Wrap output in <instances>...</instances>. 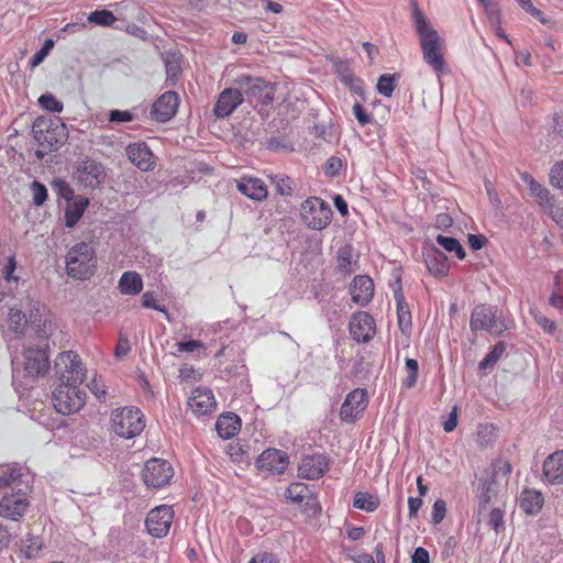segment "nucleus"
I'll return each mask as SVG.
<instances>
[{
	"label": "nucleus",
	"mask_w": 563,
	"mask_h": 563,
	"mask_svg": "<svg viewBox=\"0 0 563 563\" xmlns=\"http://www.w3.org/2000/svg\"><path fill=\"white\" fill-rule=\"evenodd\" d=\"M178 106L179 96L175 91H166L153 103L151 114L158 122H167L176 114Z\"/></svg>",
	"instance_id": "nucleus-20"
},
{
	"label": "nucleus",
	"mask_w": 563,
	"mask_h": 563,
	"mask_svg": "<svg viewBox=\"0 0 563 563\" xmlns=\"http://www.w3.org/2000/svg\"><path fill=\"white\" fill-rule=\"evenodd\" d=\"M272 184L275 186V189L278 195L280 196H291L294 188H292V180L290 177L286 175H275L271 177Z\"/></svg>",
	"instance_id": "nucleus-42"
},
{
	"label": "nucleus",
	"mask_w": 563,
	"mask_h": 563,
	"mask_svg": "<svg viewBox=\"0 0 563 563\" xmlns=\"http://www.w3.org/2000/svg\"><path fill=\"white\" fill-rule=\"evenodd\" d=\"M44 542L41 537L27 533L20 543V555L26 560H35L42 556Z\"/></svg>",
	"instance_id": "nucleus-33"
},
{
	"label": "nucleus",
	"mask_w": 563,
	"mask_h": 563,
	"mask_svg": "<svg viewBox=\"0 0 563 563\" xmlns=\"http://www.w3.org/2000/svg\"><path fill=\"white\" fill-rule=\"evenodd\" d=\"M368 398L365 389L356 388L347 394L340 409V418L346 422H354L367 408Z\"/></svg>",
	"instance_id": "nucleus-15"
},
{
	"label": "nucleus",
	"mask_w": 563,
	"mask_h": 563,
	"mask_svg": "<svg viewBox=\"0 0 563 563\" xmlns=\"http://www.w3.org/2000/svg\"><path fill=\"white\" fill-rule=\"evenodd\" d=\"M8 324L14 333L23 334L27 324L26 314L20 309L11 308L8 316Z\"/></svg>",
	"instance_id": "nucleus-38"
},
{
	"label": "nucleus",
	"mask_w": 563,
	"mask_h": 563,
	"mask_svg": "<svg viewBox=\"0 0 563 563\" xmlns=\"http://www.w3.org/2000/svg\"><path fill=\"white\" fill-rule=\"evenodd\" d=\"M289 464L287 453L278 449H267L256 460L258 470L283 474Z\"/></svg>",
	"instance_id": "nucleus-19"
},
{
	"label": "nucleus",
	"mask_w": 563,
	"mask_h": 563,
	"mask_svg": "<svg viewBox=\"0 0 563 563\" xmlns=\"http://www.w3.org/2000/svg\"><path fill=\"white\" fill-rule=\"evenodd\" d=\"M338 264L341 269L347 271L351 268V250L350 249H343L340 250L339 257H338Z\"/></svg>",
	"instance_id": "nucleus-61"
},
{
	"label": "nucleus",
	"mask_w": 563,
	"mask_h": 563,
	"mask_svg": "<svg viewBox=\"0 0 563 563\" xmlns=\"http://www.w3.org/2000/svg\"><path fill=\"white\" fill-rule=\"evenodd\" d=\"M31 190L33 194V203L35 206H42L47 199L46 187L37 180L31 184Z\"/></svg>",
	"instance_id": "nucleus-50"
},
{
	"label": "nucleus",
	"mask_w": 563,
	"mask_h": 563,
	"mask_svg": "<svg viewBox=\"0 0 563 563\" xmlns=\"http://www.w3.org/2000/svg\"><path fill=\"white\" fill-rule=\"evenodd\" d=\"M398 323L402 332L411 327V313L401 292H396Z\"/></svg>",
	"instance_id": "nucleus-37"
},
{
	"label": "nucleus",
	"mask_w": 563,
	"mask_h": 563,
	"mask_svg": "<svg viewBox=\"0 0 563 563\" xmlns=\"http://www.w3.org/2000/svg\"><path fill=\"white\" fill-rule=\"evenodd\" d=\"M65 125L59 120L37 118L32 126L35 141L44 152L57 150L65 141Z\"/></svg>",
	"instance_id": "nucleus-5"
},
{
	"label": "nucleus",
	"mask_w": 563,
	"mask_h": 563,
	"mask_svg": "<svg viewBox=\"0 0 563 563\" xmlns=\"http://www.w3.org/2000/svg\"><path fill=\"white\" fill-rule=\"evenodd\" d=\"M48 343L45 340L35 346H27L23 353L25 375L32 378L44 376L49 368Z\"/></svg>",
	"instance_id": "nucleus-9"
},
{
	"label": "nucleus",
	"mask_w": 563,
	"mask_h": 563,
	"mask_svg": "<svg viewBox=\"0 0 563 563\" xmlns=\"http://www.w3.org/2000/svg\"><path fill=\"white\" fill-rule=\"evenodd\" d=\"M424 263L430 274L435 277H444L450 271V264L445 254L431 249L424 253Z\"/></svg>",
	"instance_id": "nucleus-27"
},
{
	"label": "nucleus",
	"mask_w": 563,
	"mask_h": 563,
	"mask_svg": "<svg viewBox=\"0 0 563 563\" xmlns=\"http://www.w3.org/2000/svg\"><path fill=\"white\" fill-rule=\"evenodd\" d=\"M175 517L172 506L159 505L146 516L145 527L147 532L154 538H164L170 530Z\"/></svg>",
	"instance_id": "nucleus-11"
},
{
	"label": "nucleus",
	"mask_w": 563,
	"mask_h": 563,
	"mask_svg": "<svg viewBox=\"0 0 563 563\" xmlns=\"http://www.w3.org/2000/svg\"><path fill=\"white\" fill-rule=\"evenodd\" d=\"M88 205V198L82 196H78L74 200L68 201L65 209V225L67 228H74L81 219Z\"/></svg>",
	"instance_id": "nucleus-31"
},
{
	"label": "nucleus",
	"mask_w": 563,
	"mask_h": 563,
	"mask_svg": "<svg viewBox=\"0 0 563 563\" xmlns=\"http://www.w3.org/2000/svg\"><path fill=\"white\" fill-rule=\"evenodd\" d=\"M544 481L550 485L563 484V451L549 455L542 466Z\"/></svg>",
	"instance_id": "nucleus-25"
},
{
	"label": "nucleus",
	"mask_w": 563,
	"mask_h": 563,
	"mask_svg": "<svg viewBox=\"0 0 563 563\" xmlns=\"http://www.w3.org/2000/svg\"><path fill=\"white\" fill-rule=\"evenodd\" d=\"M74 178L84 187L93 189L106 178V170L101 163L86 158L77 165Z\"/></svg>",
	"instance_id": "nucleus-14"
},
{
	"label": "nucleus",
	"mask_w": 563,
	"mask_h": 563,
	"mask_svg": "<svg viewBox=\"0 0 563 563\" xmlns=\"http://www.w3.org/2000/svg\"><path fill=\"white\" fill-rule=\"evenodd\" d=\"M176 349L180 353H195L206 349V345L200 340L180 341L176 343Z\"/></svg>",
	"instance_id": "nucleus-49"
},
{
	"label": "nucleus",
	"mask_w": 563,
	"mask_h": 563,
	"mask_svg": "<svg viewBox=\"0 0 563 563\" xmlns=\"http://www.w3.org/2000/svg\"><path fill=\"white\" fill-rule=\"evenodd\" d=\"M520 179L528 186L539 206L548 213L554 207V197L550 190L527 172L520 173Z\"/></svg>",
	"instance_id": "nucleus-22"
},
{
	"label": "nucleus",
	"mask_w": 563,
	"mask_h": 563,
	"mask_svg": "<svg viewBox=\"0 0 563 563\" xmlns=\"http://www.w3.org/2000/svg\"><path fill=\"white\" fill-rule=\"evenodd\" d=\"M142 306L144 308L153 309L159 312H163L167 318L169 317L166 308L158 302L153 291H145L142 295Z\"/></svg>",
	"instance_id": "nucleus-47"
},
{
	"label": "nucleus",
	"mask_w": 563,
	"mask_h": 563,
	"mask_svg": "<svg viewBox=\"0 0 563 563\" xmlns=\"http://www.w3.org/2000/svg\"><path fill=\"white\" fill-rule=\"evenodd\" d=\"M55 375L58 384L82 385L87 369L76 352L64 351L55 358Z\"/></svg>",
	"instance_id": "nucleus-3"
},
{
	"label": "nucleus",
	"mask_w": 563,
	"mask_h": 563,
	"mask_svg": "<svg viewBox=\"0 0 563 563\" xmlns=\"http://www.w3.org/2000/svg\"><path fill=\"white\" fill-rule=\"evenodd\" d=\"M111 428L121 438H135L145 428L144 415L134 407L118 408L112 411Z\"/></svg>",
	"instance_id": "nucleus-4"
},
{
	"label": "nucleus",
	"mask_w": 563,
	"mask_h": 563,
	"mask_svg": "<svg viewBox=\"0 0 563 563\" xmlns=\"http://www.w3.org/2000/svg\"><path fill=\"white\" fill-rule=\"evenodd\" d=\"M29 486L19 487L14 492H4L0 499V516L10 520L22 518L29 506Z\"/></svg>",
	"instance_id": "nucleus-8"
},
{
	"label": "nucleus",
	"mask_w": 563,
	"mask_h": 563,
	"mask_svg": "<svg viewBox=\"0 0 563 563\" xmlns=\"http://www.w3.org/2000/svg\"><path fill=\"white\" fill-rule=\"evenodd\" d=\"M366 530L364 527H355L349 525L346 528V536L352 541H358L364 538Z\"/></svg>",
	"instance_id": "nucleus-62"
},
{
	"label": "nucleus",
	"mask_w": 563,
	"mask_h": 563,
	"mask_svg": "<svg viewBox=\"0 0 563 563\" xmlns=\"http://www.w3.org/2000/svg\"><path fill=\"white\" fill-rule=\"evenodd\" d=\"M544 498L540 490L523 489L520 495V508L528 515H537L543 507Z\"/></svg>",
	"instance_id": "nucleus-32"
},
{
	"label": "nucleus",
	"mask_w": 563,
	"mask_h": 563,
	"mask_svg": "<svg viewBox=\"0 0 563 563\" xmlns=\"http://www.w3.org/2000/svg\"><path fill=\"white\" fill-rule=\"evenodd\" d=\"M126 155L131 163L143 172L152 170L155 167L154 155L145 143H132L128 145Z\"/></svg>",
	"instance_id": "nucleus-23"
},
{
	"label": "nucleus",
	"mask_w": 563,
	"mask_h": 563,
	"mask_svg": "<svg viewBox=\"0 0 563 563\" xmlns=\"http://www.w3.org/2000/svg\"><path fill=\"white\" fill-rule=\"evenodd\" d=\"M238 190L255 201H264L268 197L266 184L258 177L243 176L236 183Z\"/></svg>",
	"instance_id": "nucleus-24"
},
{
	"label": "nucleus",
	"mask_w": 563,
	"mask_h": 563,
	"mask_svg": "<svg viewBox=\"0 0 563 563\" xmlns=\"http://www.w3.org/2000/svg\"><path fill=\"white\" fill-rule=\"evenodd\" d=\"M472 331H485L489 333H500L505 330L501 322L498 321L496 310L487 305H477L470 319Z\"/></svg>",
	"instance_id": "nucleus-13"
},
{
	"label": "nucleus",
	"mask_w": 563,
	"mask_h": 563,
	"mask_svg": "<svg viewBox=\"0 0 563 563\" xmlns=\"http://www.w3.org/2000/svg\"><path fill=\"white\" fill-rule=\"evenodd\" d=\"M411 563H430L428 550L422 547L417 548L411 556Z\"/></svg>",
	"instance_id": "nucleus-63"
},
{
	"label": "nucleus",
	"mask_w": 563,
	"mask_h": 563,
	"mask_svg": "<svg viewBox=\"0 0 563 563\" xmlns=\"http://www.w3.org/2000/svg\"><path fill=\"white\" fill-rule=\"evenodd\" d=\"M88 21L102 26H111L117 21V18L111 11L102 9L91 12L88 15Z\"/></svg>",
	"instance_id": "nucleus-41"
},
{
	"label": "nucleus",
	"mask_w": 563,
	"mask_h": 563,
	"mask_svg": "<svg viewBox=\"0 0 563 563\" xmlns=\"http://www.w3.org/2000/svg\"><path fill=\"white\" fill-rule=\"evenodd\" d=\"M38 104L44 110L55 113L62 112L64 108L63 103L52 93L42 95L38 98Z\"/></svg>",
	"instance_id": "nucleus-43"
},
{
	"label": "nucleus",
	"mask_w": 563,
	"mask_h": 563,
	"mask_svg": "<svg viewBox=\"0 0 563 563\" xmlns=\"http://www.w3.org/2000/svg\"><path fill=\"white\" fill-rule=\"evenodd\" d=\"M396 88L395 75L384 74L379 77L377 82V90L384 97H391Z\"/></svg>",
	"instance_id": "nucleus-44"
},
{
	"label": "nucleus",
	"mask_w": 563,
	"mask_h": 563,
	"mask_svg": "<svg viewBox=\"0 0 563 563\" xmlns=\"http://www.w3.org/2000/svg\"><path fill=\"white\" fill-rule=\"evenodd\" d=\"M336 75L340 81L350 90L357 95H363V80L356 77L346 63H340L336 66Z\"/></svg>",
	"instance_id": "nucleus-35"
},
{
	"label": "nucleus",
	"mask_w": 563,
	"mask_h": 563,
	"mask_svg": "<svg viewBox=\"0 0 563 563\" xmlns=\"http://www.w3.org/2000/svg\"><path fill=\"white\" fill-rule=\"evenodd\" d=\"M133 120V115L128 110H112L109 114L110 122L124 123Z\"/></svg>",
	"instance_id": "nucleus-58"
},
{
	"label": "nucleus",
	"mask_w": 563,
	"mask_h": 563,
	"mask_svg": "<svg viewBox=\"0 0 563 563\" xmlns=\"http://www.w3.org/2000/svg\"><path fill=\"white\" fill-rule=\"evenodd\" d=\"M216 429L220 438L231 439L241 429L240 417L233 412L221 415L217 420Z\"/></svg>",
	"instance_id": "nucleus-29"
},
{
	"label": "nucleus",
	"mask_w": 563,
	"mask_h": 563,
	"mask_svg": "<svg viewBox=\"0 0 563 563\" xmlns=\"http://www.w3.org/2000/svg\"><path fill=\"white\" fill-rule=\"evenodd\" d=\"M437 243L441 245L445 251L450 253L454 252L460 260H463L466 255L461 243L454 238L438 235Z\"/></svg>",
	"instance_id": "nucleus-39"
},
{
	"label": "nucleus",
	"mask_w": 563,
	"mask_h": 563,
	"mask_svg": "<svg viewBox=\"0 0 563 563\" xmlns=\"http://www.w3.org/2000/svg\"><path fill=\"white\" fill-rule=\"evenodd\" d=\"M534 320L538 323V325H540L543 329L544 332H547V333L555 332L556 323L553 320L547 318L545 316H543L541 313H536Z\"/></svg>",
	"instance_id": "nucleus-57"
},
{
	"label": "nucleus",
	"mask_w": 563,
	"mask_h": 563,
	"mask_svg": "<svg viewBox=\"0 0 563 563\" xmlns=\"http://www.w3.org/2000/svg\"><path fill=\"white\" fill-rule=\"evenodd\" d=\"M379 498L367 492H358L354 496L353 507L366 512H373L379 507Z\"/></svg>",
	"instance_id": "nucleus-36"
},
{
	"label": "nucleus",
	"mask_w": 563,
	"mask_h": 563,
	"mask_svg": "<svg viewBox=\"0 0 563 563\" xmlns=\"http://www.w3.org/2000/svg\"><path fill=\"white\" fill-rule=\"evenodd\" d=\"M494 495V483L493 482H484L482 486V492L478 495V504L482 509H484L492 500Z\"/></svg>",
	"instance_id": "nucleus-51"
},
{
	"label": "nucleus",
	"mask_w": 563,
	"mask_h": 563,
	"mask_svg": "<svg viewBox=\"0 0 563 563\" xmlns=\"http://www.w3.org/2000/svg\"><path fill=\"white\" fill-rule=\"evenodd\" d=\"M406 368L408 371V375L404 380V385L407 388H411L416 385L417 378H418V369L419 365L418 362L413 358H407L406 360Z\"/></svg>",
	"instance_id": "nucleus-48"
},
{
	"label": "nucleus",
	"mask_w": 563,
	"mask_h": 563,
	"mask_svg": "<svg viewBox=\"0 0 563 563\" xmlns=\"http://www.w3.org/2000/svg\"><path fill=\"white\" fill-rule=\"evenodd\" d=\"M300 216L309 229L320 231L330 224L333 212L323 199L309 197L300 206Z\"/></svg>",
	"instance_id": "nucleus-7"
},
{
	"label": "nucleus",
	"mask_w": 563,
	"mask_h": 563,
	"mask_svg": "<svg viewBox=\"0 0 563 563\" xmlns=\"http://www.w3.org/2000/svg\"><path fill=\"white\" fill-rule=\"evenodd\" d=\"M488 525L498 532L504 526V511L500 508L492 509L488 518Z\"/></svg>",
	"instance_id": "nucleus-56"
},
{
	"label": "nucleus",
	"mask_w": 563,
	"mask_h": 563,
	"mask_svg": "<svg viewBox=\"0 0 563 563\" xmlns=\"http://www.w3.org/2000/svg\"><path fill=\"white\" fill-rule=\"evenodd\" d=\"M411 19L419 37L422 59L440 79L444 74L449 73V66L445 60V41L430 24L429 19L417 2H413L411 7Z\"/></svg>",
	"instance_id": "nucleus-1"
},
{
	"label": "nucleus",
	"mask_w": 563,
	"mask_h": 563,
	"mask_svg": "<svg viewBox=\"0 0 563 563\" xmlns=\"http://www.w3.org/2000/svg\"><path fill=\"white\" fill-rule=\"evenodd\" d=\"M55 45V42L54 40L52 38H47L45 42H44V45L43 47L36 52L32 58L30 59L29 62V65L30 67L33 69L35 67H37L40 64L43 63V60L46 58V56L51 53V51L53 49Z\"/></svg>",
	"instance_id": "nucleus-45"
},
{
	"label": "nucleus",
	"mask_w": 563,
	"mask_h": 563,
	"mask_svg": "<svg viewBox=\"0 0 563 563\" xmlns=\"http://www.w3.org/2000/svg\"><path fill=\"white\" fill-rule=\"evenodd\" d=\"M457 426V407H453L448 419L443 422L445 432H452Z\"/></svg>",
	"instance_id": "nucleus-64"
},
{
	"label": "nucleus",
	"mask_w": 563,
	"mask_h": 563,
	"mask_svg": "<svg viewBox=\"0 0 563 563\" xmlns=\"http://www.w3.org/2000/svg\"><path fill=\"white\" fill-rule=\"evenodd\" d=\"M351 296L355 303L366 306L374 296L373 279L364 275L356 276L351 286Z\"/></svg>",
	"instance_id": "nucleus-26"
},
{
	"label": "nucleus",
	"mask_w": 563,
	"mask_h": 563,
	"mask_svg": "<svg viewBox=\"0 0 563 563\" xmlns=\"http://www.w3.org/2000/svg\"><path fill=\"white\" fill-rule=\"evenodd\" d=\"M86 396L81 385L58 384L52 393V404L58 413L73 415L85 406Z\"/></svg>",
	"instance_id": "nucleus-6"
},
{
	"label": "nucleus",
	"mask_w": 563,
	"mask_h": 563,
	"mask_svg": "<svg viewBox=\"0 0 563 563\" xmlns=\"http://www.w3.org/2000/svg\"><path fill=\"white\" fill-rule=\"evenodd\" d=\"M349 330L353 340L366 343L375 335V320L365 311L355 312L351 317Z\"/></svg>",
	"instance_id": "nucleus-16"
},
{
	"label": "nucleus",
	"mask_w": 563,
	"mask_h": 563,
	"mask_svg": "<svg viewBox=\"0 0 563 563\" xmlns=\"http://www.w3.org/2000/svg\"><path fill=\"white\" fill-rule=\"evenodd\" d=\"M247 563H280L277 554L269 551H260Z\"/></svg>",
	"instance_id": "nucleus-52"
},
{
	"label": "nucleus",
	"mask_w": 563,
	"mask_h": 563,
	"mask_svg": "<svg viewBox=\"0 0 563 563\" xmlns=\"http://www.w3.org/2000/svg\"><path fill=\"white\" fill-rule=\"evenodd\" d=\"M96 266V250L91 242L75 244L66 255L67 274L75 279H88L93 274Z\"/></svg>",
	"instance_id": "nucleus-2"
},
{
	"label": "nucleus",
	"mask_w": 563,
	"mask_h": 563,
	"mask_svg": "<svg viewBox=\"0 0 563 563\" xmlns=\"http://www.w3.org/2000/svg\"><path fill=\"white\" fill-rule=\"evenodd\" d=\"M187 405L197 417L208 416L216 411L217 400L211 389L197 387L191 391Z\"/></svg>",
	"instance_id": "nucleus-18"
},
{
	"label": "nucleus",
	"mask_w": 563,
	"mask_h": 563,
	"mask_svg": "<svg viewBox=\"0 0 563 563\" xmlns=\"http://www.w3.org/2000/svg\"><path fill=\"white\" fill-rule=\"evenodd\" d=\"M330 468V460L324 454H311L302 457L298 466V476L305 479H319Z\"/></svg>",
	"instance_id": "nucleus-17"
},
{
	"label": "nucleus",
	"mask_w": 563,
	"mask_h": 563,
	"mask_svg": "<svg viewBox=\"0 0 563 563\" xmlns=\"http://www.w3.org/2000/svg\"><path fill=\"white\" fill-rule=\"evenodd\" d=\"M242 102L243 95L240 89L225 88L216 101L213 114L219 119H224L232 114Z\"/></svg>",
	"instance_id": "nucleus-21"
},
{
	"label": "nucleus",
	"mask_w": 563,
	"mask_h": 563,
	"mask_svg": "<svg viewBox=\"0 0 563 563\" xmlns=\"http://www.w3.org/2000/svg\"><path fill=\"white\" fill-rule=\"evenodd\" d=\"M353 113L357 120V122L364 126L368 123H371V115L365 111V109L360 104L355 103L353 106Z\"/></svg>",
	"instance_id": "nucleus-60"
},
{
	"label": "nucleus",
	"mask_w": 563,
	"mask_h": 563,
	"mask_svg": "<svg viewBox=\"0 0 563 563\" xmlns=\"http://www.w3.org/2000/svg\"><path fill=\"white\" fill-rule=\"evenodd\" d=\"M174 470L169 462L162 459H151L143 468V481L146 486L159 488L169 483Z\"/></svg>",
	"instance_id": "nucleus-12"
},
{
	"label": "nucleus",
	"mask_w": 563,
	"mask_h": 563,
	"mask_svg": "<svg viewBox=\"0 0 563 563\" xmlns=\"http://www.w3.org/2000/svg\"><path fill=\"white\" fill-rule=\"evenodd\" d=\"M27 308L30 310V321L32 323L41 322L40 311L42 309V305L37 300H33L27 298Z\"/></svg>",
	"instance_id": "nucleus-59"
},
{
	"label": "nucleus",
	"mask_w": 563,
	"mask_h": 563,
	"mask_svg": "<svg viewBox=\"0 0 563 563\" xmlns=\"http://www.w3.org/2000/svg\"><path fill=\"white\" fill-rule=\"evenodd\" d=\"M506 345L503 342H498L494 345L492 351L481 361L479 368L486 369L493 367L505 353Z\"/></svg>",
	"instance_id": "nucleus-40"
},
{
	"label": "nucleus",
	"mask_w": 563,
	"mask_h": 563,
	"mask_svg": "<svg viewBox=\"0 0 563 563\" xmlns=\"http://www.w3.org/2000/svg\"><path fill=\"white\" fill-rule=\"evenodd\" d=\"M235 84L249 98L256 99L262 104H269L274 100L273 86L261 77L242 74L235 79Z\"/></svg>",
	"instance_id": "nucleus-10"
},
{
	"label": "nucleus",
	"mask_w": 563,
	"mask_h": 563,
	"mask_svg": "<svg viewBox=\"0 0 563 563\" xmlns=\"http://www.w3.org/2000/svg\"><path fill=\"white\" fill-rule=\"evenodd\" d=\"M549 181L552 187L563 190V159L551 167Z\"/></svg>",
	"instance_id": "nucleus-46"
},
{
	"label": "nucleus",
	"mask_w": 563,
	"mask_h": 563,
	"mask_svg": "<svg viewBox=\"0 0 563 563\" xmlns=\"http://www.w3.org/2000/svg\"><path fill=\"white\" fill-rule=\"evenodd\" d=\"M22 472L19 467L5 465L0 467V489L8 492L18 490L19 487L29 486L22 481Z\"/></svg>",
	"instance_id": "nucleus-28"
},
{
	"label": "nucleus",
	"mask_w": 563,
	"mask_h": 563,
	"mask_svg": "<svg viewBox=\"0 0 563 563\" xmlns=\"http://www.w3.org/2000/svg\"><path fill=\"white\" fill-rule=\"evenodd\" d=\"M118 289L122 295L136 296L143 290V279L134 271L124 272L119 279Z\"/></svg>",
	"instance_id": "nucleus-30"
},
{
	"label": "nucleus",
	"mask_w": 563,
	"mask_h": 563,
	"mask_svg": "<svg viewBox=\"0 0 563 563\" xmlns=\"http://www.w3.org/2000/svg\"><path fill=\"white\" fill-rule=\"evenodd\" d=\"M432 521L440 523L446 515V504L443 499H437L432 506Z\"/></svg>",
	"instance_id": "nucleus-54"
},
{
	"label": "nucleus",
	"mask_w": 563,
	"mask_h": 563,
	"mask_svg": "<svg viewBox=\"0 0 563 563\" xmlns=\"http://www.w3.org/2000/svg\"><path fill=\"white\" fill-rule=\"evenodd\" d=\"M16 269V261H15V256L14 255H11L9 258H8V263L5 264V266L3 267V271H2V274H3V278L7 280V282H18L19 280V277L14 275V271Z\"/></svg>",
	"instance_id": "nucleus-55"
},
{
	"label": "nucleus",
	"mask_w": 563,
	"mask_h": 563,
	"mask_svg": "<svg viewBox=\"0 0 563 563\" xmlns=\"http://www.w3.org/2000/svg\"><path fill=\"white\" fill-rule=\"evenodd\" d=\"M287 499L295 504H301L307 500V505L310 503L317 506V499L313 497L309 486L301 482L291 483L285 493Z\"/></svg>",
	"instance_id": "nucleus-34"
},
{
	"label": "nucleus",
	"mask_w": 563,
	"mask_h": 563,
	"mask_svg": "<svg viewBox=\"0 0 563 563\" xmlns=\"http://www.w3.org/2000/svg\"><path fill=\"white\" fill-rule=\"evenodd\" d=\"M53 187L56 190L57 195L65 198L67 201L73 200L74 190L68 185L67 181L63 179L54 180Z\"/></svg>",
	"instance_id": "nucleus-53"
}]
</instances>
